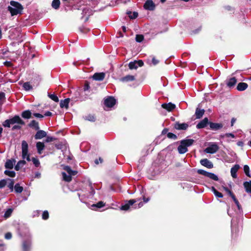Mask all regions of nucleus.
<instances>
[{"mask_svg": "<svg viewBox=\"0 0 251 251\" xmlns=\"http://www.w3.org/2000/svg\"><path fill=\"white\" fill-rule=\"evenodd\" d=\"M17 124L18 125H14L12 127V130L16 129L20 130L21 129V126L25 125V122L20 118L19 115H16L12 118L6 120L2 123V126L4 127H10L11 125Z\"/></svg>", "mask_w": 251, "mask_h": 251, "instance_id": "f257e3e1", "label": "nucleus"}, {"mask_svg": "<svg viewBox=\"0 0 251 251\" xmlns=\"http://www.w3.org/2000/svg\"><path fill=\"white\" fill-rule=\"evenodd\" d=\"M28 146L27 142L24 140L22 142V158L23 159H26L27 161L31 160L30 158L29 154L28 153Z\"/></svg>", "mask_w": 251, "mask_h": 251, "instance_id": "f03ea898", "label": "nucleus"}, {"mask_svg": "<svg viewBox=\"0 0 251 251\" xmlns=\"http://www.w3.org/2000/svg\"><path fill=\"white\" fill-rule=\"evenodd\" d=\"M198 174L203 175L215 181L219 180L218 177L214 173L208 172L202 169H199L197 171Z\"/></svg>", "mask_w": 251, "mask_h": 251, "instance_id": "7ed1b4c3", "label": "nucleus"}, {"mask_svg": "<svg viewBox=\"0 0 251 251\" xmlns=\"http://www.w3.org/2000/svg\"><path fill=\"white\" fill-rule=\"evenodd\" d=\"M32 247V240L30 238L24 240L22 244V251H30Z\"/></svg>", "mask_w": 251, "mask_h": 251, "instance_id": "20e7f679", "label": "nucleus"}, {"mask_svg": "<svg viewBox=\"0 0 251 251\" xmlns=\"http://www.w3.org/2000/svg\"><path fill=\"white\" fill-rule=\"evenodd\" d=\"M116 102V100L113 97H108L104 100V104L109 108L112 107Z\"/></svg>", "mask_w": 251, "mask_h": 251, "instance_id": "39448f33", "label": "nucleus"}, {"mask_svg": "<svg viewBox=\"0 0 251 251\" xmlns=\"http://www.w3.org/2000/svg\"><path fill=\"white\" fill-rule=\"evenodd\" d=\"M146 10L153 11L155 8V4L152 0H147L143 6Z\"/></svg>", "mask_w": 251, "mask_h": 251, "instance_id": "423d86ee", "label": "nucleus"}, {"mask_svg": "<svg viewBox=\"0 0 251 251\" xmlns=\"http://www.w3.org/2000/svg\"><path fill=\"white\" fill-rule=\"evenodd\" d=\"M219 147L216 144H213L205 149V152L207 153L213 154L219 150Z\"/></svg>", "mask_w": 251, "mask_h": 251, "instance_id": "0eeeda50", "label": "nucleus"}, {"mask_svg": "<svg viewBox=\"0 0 251 251\" xmlns=\"http://www.w3.org/2000/svg\"><path fill=\"white\" fill-rule=\"evenodd\" d=\"M140 200L139 199H131L129 200L127 203L122 205L121 207V209L123 210H127L129 209L130 206L132 205L135 202L138 201Z\"/></svg>", "mask_w": 251, "mask_h": 251, "instance_id": "6e6552de", "label": "nucleus"}, {"mask_svg": "<svg viewBox=\"0 0 251 251\" xmlns=\"http://www.w3.org/2000/svg\"><path fill=\"white\" fill-rule=\"evenodd\" d=\"M188 127L189 125L187 123H180L179 122H176L174 126L177 130H186Z\"/></svg>", "mask_w": 251, "mask_h": 251, "instance_id": "1a4fd4ad", "label": "nucleus"}, {"mask_svg": "<svg viewBox=\"0 0 251 251\" xmlns=\"http://www.w3.org/2000/svg\"><path fill=\"white\" fill-rule=\"evenodd\" d=\"M208 119L207 117L204 118L196 126L198 129H201L205 127L207 125H209Z\"/></svg>", "mask_w": 251, "mask_h": 251, "instance_id": "9d476101", "label": "nucleus"}, {"mask_svg": "<svg viewBox=\"0 0 251 251\" xmlns=\"http://www.w3.org/2000/svg\"><path fill=\"white\" fill-rule=\"evenodd\" d=\"M7 9L11 13V15L12 16L17 15L19 14H22V11L23 10V9H20V8L19 9L17 8H13L10 6H8Z\"/></svg>", "mask_w": 251, "mask_h": 251, "instance_id": "9b49d317", "label": "nucleus"}, {"mask_svg": "<svg viewBox=\"0 0 251 251\" xmlns=\"http://www.w3.org/2000/svg\"><path fill=\"white\" fill-rule=\"evenodd\" d=\"M161 107L168 112L172 111L176 107V105L172 102H169L168 103H164L162 104Z\"/></svg>", "mask_w": 251, "mask_h": 251, "instance_id": "f8f14e48", "label": "nucleus"}, {"mask_svg": "<svg viewBox=\"0 0 251 251\" xmlns=\"http://www.w3.org/2000/svg\"><path fill=\"white\" fill-rule=\"evenodd\" d=\"M223 127V124L222 123H213L210 122L209 128L212 130H218Z\"/></svg>", "mask_w": 251, "mask_h": 251, "instance_id": "ddd939ff", "label": "nucleus"}, {"mask_svg": "<svg viewBox=\"0 0 251 251\" xmlns=\"http://www.w3.org/2000/svg\"><path fill=\"white\" fill-rule=\"evenodd\" d=\"M200 163L201 165L208 169H212L213 168V164L212 163V162L207 158H204L201 160Z\"/></svg>", "mask_w": 251, "mask_h": 251, "instance_id": "4468645a", "label": "nucleus"}, {"mask_svg": "<svg viewBox=\"0 0 251 251\" xmlns=\"http://www.w3.org/2000/svg\"><path fill=\"white\" fill-rule=\"evenodd\" d=\"M16 163V160L14 158L7 159L5 163L4 167L7 169L11 170L13 168L14 165Z\"/></svg>", "mask_w": 251, "mask_h": 251, "instance_id": "2eb2a0df", "label": "nucleus"}, {"mask_svg": "<svg viewBox=\"0 0 251 251\" xmlns=\"http://www.w3.org/2000/svg\"><path fill=\"white\" fill-rule=\"evenodd\" d=\"M105 76V74L103 72L101 73H95L92 77L94 80L97 81H102L104 79Z\"/></svg>", "mask_w": 251, "mask_h": 251, "instance_id": "dca6fc26", "label": "nucleus"}, {"mask_svg": "<svg viewBox=\"0 0 251 251\" xmlns=\"http://www.w3.org/2000/svg\"><path fill=\"white\" fill-rule=\"evenodd\" d=\"M37 132L34 135V138L36 140L42 139L47 136V133L43 130H37Z\"/></svg>", "mask_w": 251, "mask_h": 251, "instance_id": "f3484780", "label": "nucleus"}, {"mask_svg": "<svg viewBox=\"0 0 251 251\" xmlns=\"http://www.w3.org/2000/svg\"><path fill=\"white\" fill-rule=\"evenodd\" d=\"M28 126L36 131L40 129L39 123L34 120L31 121L28 124Z\"/></svg>", "mask_w": 251, "mask_h": 251, "instance_id": "a211bd4d", "label": "nucleus"}, {"mask_svg": "<svg viewBox=\"0 0 251 251\" xmlns=\"http://www.w3.org/2000/svg\"><path fill=\"white\" fill-rule=\"evenodd\" d=\"M240 168V167L239 165L235 164L233 166V167H232L231 168L230 173H231V176H232V177L233 178H237V176L236 173Z\"/></svg>", "mask_w": 251, "mask_h": 251, "instance_id": "6ab92c4d", "label": "nucleus"}, {"mask_svg": "<svg viewBox=\"0 0 251 251\" xmlns=\"http://www.w3.org/2000/svg\"><path fill=\"white\" fill-rule=\"evenodd\" d=\"M237 82L235 77H232L227 80L226 82V86L229 88L233 87Z\"/></svg>", "mask_w": 251, "mask_h": 251, "instance_id": "aec40b11", "label": "nucleus"}, {"mask_svg": "<svg viewBox=\"0 0 251 251\" xmlns=\"http://www.w3.org/2000/svg\"><path fill=\"white\" fill-rule=\"evenodd\" d=\"M195 141L193 139H184L180 141V144H183L187 148L188 147L192 146L194 143Z\"/></svg>", "mask_w": 251, "mask_h": 251, "instance_id": "412c9836", "label": "nucleus"}, {"mask_svg": "<svg viewBox=\"0 0 251 251\" xmlns=\"http://www.w3.org/2000/svg\"><path fill=\"white\" fill-rule=\"evenodd\" d=\"M63 169L66 171L69 175L74 176L77 174V171L72 170L69 166H64Z\"/></svg>", "mask_w": 251, "mask_h": 251, "instance_id": "4be33fe9", "label": "nucleus"}, {"mask_svg": "<svg viewBox=\"0 0 251 251\" xmlns=\"http://www.w3.org/2000/svg\"><path fill=\"white\" fill-rule=\"evenodd\" d=\"M70 101V99L69 98H67L65 100H61L60 102V107L68 109L69 108V103Z\"/></svg>", "mask_w": 251, "mask_h": 251, "instance_id": "5701e85b", "label": "nucleus"}, {"mask_svg": "<svg viewBox=\"0 0 251 251\" xmlns=\"http://www.w3.org/2000/svg\"><path fill=\"white\" fill-rule=\"evenodd\" d=\"M21 116L24 119H29L32 117V113L29 110H25L22 112Z\"/></svg>", "mask_w": 251, "mask_h": 251, "instance_id": "b1692460", "label": "nucleus"}, {"mask_svg": "<svg viewBox=\"0 0 251 251\" xmlns=\"http://www.w3.org/2000/svg\"><path fill=\"white\" fill-rule=\"evenodd\" d=\"M248 87L247 83L245 82H240L237 84L236 89L239 91L245 90Z\"/></svg>", "mask_w": 251, "mask_h": 251, "instance_id": "393cba45", "label": "nucleus"}, {"mask_svg": "<svg viewBox=\"0 0 251 251\" xmlns=\"http://www.w3.org/2000/svg\"><path fill=\"white\" fill-rule=\"evenodd\" d=\"M105 205V203L102 201H100L96 204L91 205V209L96 210L98 208H100Z\"/></svg>", "mask_w": 251, "mask_h": 251, "instance_id": "a878e982", "label": "nucleus"}, {"mask_svg": "<svg viewBox=\"0 0 251 251\" xmlns=\"http://www.w3.org/2000/svg\"><path fill=\"white\" fill-rule=\"evenodd\" d=\"M204 112L205 110L204 109H201L199 107H197L195 112L196 119H201L203 116Z\"/></svg>", "mask_w": 251, "mask_h": 251, "instance_id": "bb28decb", "label": "nucleus"}, {"mask_svg": "<svg viewBox=\"0 0 251 251\" xmlns=\"http://www.w3.org/2000/svg\"><path fill=\"white\" fill-rule=\"evenodd\" d=\"M135 80V77L132 75H127L124 77H122L120 80L122 82H128L132 81Z\"/></svg>", "mask_w": 251, "mask_h": 251, "instance_id": "cd10ccee", "label": "nucleus"}, {"mask_svg": "<svg viewBox=\"0 0 251 251\" xmlns=\"http://www.w3.org/2000/svg\"><path fill=\"white\" fill-rule=\"evenodd\" d=\"M244 187L247 193L251 194V180L245 181L243 183Z\"/></svg>", "mask_w": 251, "mask_h": 251, "instance_id": "c85d7f7f", "label": "nucleus"}, {"mask_svg": "<svg viewBox=\"0 0 251 251\" xmlns=\"http://www.w3.org/2000/svg\"><path fill=\"white\" fill-rule=\"evenodd\" d=\"M26 164V161L24 160H20L18 162L17 164L15 166V170L16 171H19L22 167Z\"/></svg>", "mask_w": 251, "mask_h": 251, "instance_id": "c756f323", "label": "nucleus"}, {"mask_svg": "<svg viewBox=\"0 0 251 251\" xmlns=\"http://www.w3.org/2000/svg\"><path fill=\"white\" fill-rule=\"evenodd\" d=\"M177 150L179 154H184L188 151V149L181 144L178 146Z\"/></svg>", "mask_w": 251, "mask_h": 251, "instance_id": "7c9ffc66", "label": "nucleus"}, {"mask_svg": "<svg viewBox=\"0 0 251 251\" xmlns=\"http://www.w3.org/2000/svg\"><path fill=\"white\" fill-rule=\"evenodd\" d=\"M36 148L37 149L38 153L41 154L42 151L45 148L44 143L41 142H38L36 143Z\"/></svg>", "mask_w": 251, "mask_h": 251, "instance_id": "2f4dec72", "label": "nucleus"}, {"mask_svg": "<svg viewBox=\"0 0 251 251\" xmlns=\"http://www.w3.org/2000/svg\"><path fill=\"white\" fill-rule=\"evenodd\" d=\"M62 176L63 177V179L66 182H69L72 181V176L68 175H67L66 173L62 172Z\"/></svg>", "mask_w": 251, "mask_h": 251, "instance_id": "473e14b6", "label": "nucleus"}, {"mask_svg": "<svg viewBox=\"0 0 251 251\" xmlns=\"http://www.w3.org/2000/svg\"><path fill=\"white\" fill-rule=\"evenodd\" d=\"M10 4L11 6L14 7L15 8H20V9H23V6L18 2L15 1H11L10 2Z\"/></svg>", "mask_w": 251, "mask_h": 251, "instance_id": "72a5a7b5", "label": "nucleus"}, {"mask_svg": "<svg viewBox=\"0 0 251 251\" xmlns=\"http://www.w3.org/2000/svg\"><path fill=\"white\" fill-rule=\"evenodd\" d=\"M14 183L15 181L14 179H11L10 180H8V182L7 183V187L9 188V189L10 190V192H13V190L14 189Z\"/></svg>", "mask_w": 251, "mask_h": 251, "instance_id": "f704fd0d", "label": "nucleus"}, {"mask_svg": "<svg viewBox=\"0 0 251 251\" xmlns=\"http://www.w3.org/2000/svg\"><path fill=\"white\" fill-rule=\"evenodd\" d=\"M8 180H10V178H6L0 180V188H4L7 185Z\"/></svg>", "mask_w": 251, "mask_h": 251, "instance_id": "c9c22d12", "label": "nucleus"}, {"mask_svg": "<svg viewBox=\"0 0 251 251\" xmlns=\"http://www.w3.org/2000/svg\"><path fill=\"white\" fill-rule=\"evenodd\" d=\"M23 187L19 183H16L14 186V190L16 193H21L23 191Z\"/></svg>", "mask_w": 251, "mask_h": 251, "instance_id": "e433bc0d", "label": "nucleus"}, {"mask_svg": "<svg viewBox=\"0 0 251 251\" xmlns=\"http://www.w3.org/2000/svg\"><path fill=\"white\" fill-rule=\"evenodd\" d=\"M60 0H53L51 6L55 9H58L60 7Z\"/></svg>", "mask_w": 251, "mask_h": 251, "instance_id": "4c0bfd02", "label": "nucleus"}, {"mask_svg": "<svg viewBox=\"0 0 251 251\" xmlns=\"http://www.w3.org/2000/svg\"><path fill=\"white\" fill-rule=\"evenodd\" d=\"M4 174L10 177H14L16 176V173L13 171L6 170L4 171Z\"/></svg>", "mask_w": 251, "mask_h": 251, "instance_id": "58836bf2", "label": "nucleus"}, {"mask_svg": "<svg viewBox=\"0 0 251 251\" xmlns=\"http://www.w3.org/2000/svg\"><path fill=\"white\" fill-rule=\"evenodd\" d=\"M23 87L25 91H29L32 89V87L29 82H25L23 84Z\"/></svg>", "mask_w": 251, "mask_h": 251, "instance_id": "ea45409f", "label": "nucleus"}, {"mask_svg": "<svg viewBox=\"0 0 251 251\" xmlns=\"http://www.w3.org/2000/svg\"><path fill=\"white\" fill-rule=\"evenodd\" d=\"M128 67L130 70L137 69L138 66L136 63V60L133 62H130L128 64Z\"/></svg>", "mask_w": 251, "mask_h": 251, "instance_id": "a19ab883", "label": "nucleus"}, {"mask_svg": "<svg viewBox=\"0 0 251 251\" xmlns=\"http://www.w3.org/2000/svg\"><path fill=\"white\" fill-rule=\"evenodd\" d=\"M91 12H92V10L89 7H85V8H83L82 10V14L83 15V16L82 17V18L85 15L88 16V14L91 15Z\"/></svg>", "mask_w": 251, "mask_h": 251, "instance_id": "79ce46f5", "label": "nucleus"}, {"mask_svg": "<svg viewBox=\"0 0 251 251\" xmlns=\"http://www.w3.org/2000/svg\"><path fill=\"white\" fill-rule=\"evenodd\" d=\"M5 94L4 92H0V105H2L5 101Z\"/></svg>", "mask_w": 251, "mask_h": 251, "instance_id": "37998d69", "label": "nucleus"}, {"mask_svg": "<svg viewBox=\"0 0 251 251\" xmlns=\"http://www.w3.org/2000/svg\"><path fill=\"white\" fill-rule=\"evenodd\" d=\"M13 212V209L12 208H8L5 212L4 214V218L7 219L11 216Z\"/></svg>", "mask_w": 251, "mask_h": 251, "instance_id": "c03bdc74", "label": "nucleus"}, {"mask_svg": "<svg viewBox=\"0 0 251 251\" xmlns=\"http://www.w3.org/2000/svg\"><path fill=\"white\" fill-rule=\"evenodd\" d=\"M212 189L214 194L217 197L220 198L223 197L222 193L218 191L214 187H212Z\"/></svg>", "mask_w": 251, "mask_h": 251, "instance_id": "a18cd8bd", "label": "nucleus"}, {"mask_svg": "<svg viewBox=\"0 0 251 251\" xmlns=\"http://www.w3.org/2000/svg\"><path fill=\"white\" fill-rule=\"evenodd\" d=\"M84 118L85 120L89 121L91 122H95L96 120L95 117L94 115L90 114L86 116Z\"/></svg>", "mask_w": 251, "mask_h": 251, "instance_id": "49530a36", "label": "nucleus"}, {"mask_svg": "<svg viewBox=\"0 0 251 251\" xmlns=\"http://www.w3.org/2000/svg\"><path fill=\"white\" fill-rule=\"evenodd\" d=\"M144 39V36L142 34H137L135 37V40L137 42L140 43Z\"/></svg>", "mask_w": 251, "mask_h": 251, "instance_id": "de8ad7c7", "label": "nucleus"}, {"mask_svg": "<svg viewBox=\"0 0 251 251\" xmlns=\"http://www.w3.org/2000/svg\"><path fill=\"white\" fill-rule=\"evenodd\" d=\"M244 171L247 176L251 177L250 174V167L248 165H245L244 166Z\"/></svg>", "mask_w": 251, "mask_h": 251, "instance_id": "09e8293b", "label": "nucleus"}, {"mask_svg": "<svg viewBox=\"0 0 251 251\" xmlns=\"http://www.w3.org/2000/svg\"><path fill=\"white\" fill-rule=\"evenodd\" d=\"M48 97L51 99L52 100L54 101L55 102H58L59 101V99L57 97V96L54 94H48Z\"/></svg>", "mask_w": 251, "mask_h": 251, "instance_id": "8fccbe9b", "label": "nucleus"}, {"mask_svg": "<svg viewBox=\"0 0 251 251\" xmlns=\"http://www.w3.org/2000/svg\"><path fill=\"white\" fill-rule=\"evenodd\" d=\"M31 160L36 167H38L39 166L40 163L38 159L35 157H32Z\"/></svg>", "mask_w": 251, "mask_h": 251, "instance_id": "3c124183", "label": "nucleus"}, {"mask_svg": "<svg viewBox=\"0 0 251 251\" xmlns=\"http://www.w3.org/2000/svg\"><path fill=\"white\" fill-rule=\"evenodd\" d=\"M167 137L170 139L176 140L177 138V136L176 134H175L172 132H168L167 133Z\"/></svg>", "mask_w": 251, "mask_h": 251, "instance_id": "603ef678", "label": "nucleus"}, {"mask_svg": "<svg viewBox=\"0 0 251 251\" xmlns=\"http://www.w3.org/2000/svg\"><path fill=\"white\" fill-rule=\"evenodd\" d=\"M49 217V214L48 211H44L42 214V219L44 220H47Z\"/></svg>", "mask_w": 251, "mask_h": 251, "instance_id": "864d4df0", "label": "nucleus"}, {"mask_svg": "<svg viewBox=\"0 0 251 251\" xmlns=\"http://www.w3.org/2000/svg\"><path fill=\"white\" fill-rule=\"evenodd\" d=\"M221 137L222 138H224L225 137H231L232 138H235V135L233 134V133H226L224 135H221Z\"/></svg>", "mask_w": 251, "mask_h": 251, "instance_id": "5fc2aeb1", "label": "nucleus"}, {"mask_svg": "<svg viewBox=\"0 0 251 251\" xmlns=\"http://www.w3.org/2000/svg\"><path fill=\"white\" fill-rule=\"evenodd\" d=\"M55 140H56V138L54 137H51V136H47L45 140V141H46V142L49 143V142L53 141Z\"/></svg>", "mask_w": 251, "mask_h": 251, "instance_id": "6e6d98bb", "label": "nucleus"}, {"mask_svg": "<svg viewBox=\"0 0 251 251\" xmlns=\"http://www.w3.org/2000/svg\"><path fill=\"white\" fill-rule=\"evenodd\" d=\"M103 162V160L101 157H100L99 159H96L94 161L95 164L96 165H99L100 163H102Z\"/></svg>", "mask_w": 251, "mask_h": 251, "instance_id": "4d7b16f0", "label": "nucleus"}, {"mask_svg": "<svg viewBox=\"0 0 251 251\" xmlns=\"http://www.w3.org/2000/svg\"><path fill=\"white\" fill-rule=\"evenodd\" d=\"M138 16V13L137 12H133L131 15H129V18L130 19H135Z\"/></svg>", "mask_w": 251, "mask_h": 251, "instance_id": "13d9d810", "label": "nucleus"}, {"mask_svg": "<svg viewBox=\"0 0 251 251\" xmlns=\"http://www.w3.org/2000/svg\"><path fill=\"white\" fill-rule=\"evenodd\" d=\"M90 85H89V82L86 81L85 84H84V87H83V89L85 91H87L90 88Z\"/></svg>", "mask_w": 251, "mask_h": 251, "instance_id": "bf43d9fd", "label": "nucleus"}, {"mask_svg": "<svg viewBox=\"0 0 251 251\" xmlns=\"http://www.w3.org/2000/svg\"><path fill=\"white\" fill-rule=\"evenodd\" d=\"M224 190L227 193V194L230 196L231 194H232L233 193L227 187H224Z\"/></svg>", "mask_w": 251, "mask_h": 251, "instance_id": "052dcab7", "label": "nucleus"}, {"mask_svg": "<svg viewBox=\"0 0 251 251\" xmlns=\"http://www.w3.org/2000/svg\"><path fill=\"white\" fill-rule=\"evenodd\" d=\"M136 63L138 67H142L144 65V62L142 60H136Z\"/></svg>", "mask_w": 251, "mask_h": 251, "instance_id": "680f3d73", "label": "nucleus"}, {"mask_svg": "<svg viewBox=\"0 0 251 251\" xmlns=\"http://www.w3.org/2000/svg\"><path fill=\"white\" fill-rule=\"evenodd\" d=\"M152 63L153 65H156L159 62V61L156 59L154 57H153L151 60Z\"/></svg>", "mask_w": 251, "mask_h": 251, "instance_id": "e2e57ef3", "label": "nucleus"}, {"mask_svg": "<svg viewBox=\"0 0 251 251\" xmlns=\"http://www.w3.org/2000/svg\"><path fill=\"white\" fill-rule=\"evenodd\" d=\"M33 115L38 118H43L44 117V116L40 113H34Z\"/></svg>", "mask_w": 251, "mask_h": 251, "instance_id": "0e129e2a", "label": "nucleus"}, {"mask_svg": "<svg viewBox=\"0 0 251 251\" xmlns=\"http://www.w3.org/2000/svg\"><path fill=\"white\" fill-rule=\"evenodd\" d=\"M234 203H235V204L236 205L238 210H240L242 209V206L241 205H240L238 200H236L234 201Z\"/></svg>", "mask_w": 251, "mask_h": 251, "instance_id": "69168bd1", "label": "nucleus"}, {"mask_svg": "<svg viewBox=\"0 0 251 251\" xmlns=\"http://www.w3.org/2000/svg\"><path fill=\"white\" fill-rule=\"evenodd\" d=\"M12 237V234L10 232H7L5 234V238L6 239H10Z\"/></svg>", "mask_w": 251, "mask_h": 251, "instance_id": "338daca9", "label": "nucleus"}, {"mask_svg": "<svg viewBox=\"0 0 251 251\" xmlns=\"http://www.w3.org/2000/svg\"><path fill=\"white\" fill-rule=\"evenodd\" d=\"M168 130H169V129L167 128H164L163 129V130L162 131L161 134L164 135V134L168 133L167 132H168Z\"/></svg>", "mask_w": 251, "mask_h": 251, "instance_id": "774afa93", "label": "nucleus"}]
</instances>
